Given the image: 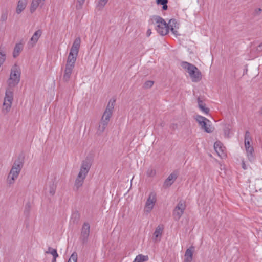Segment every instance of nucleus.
<instances>
[{
	"instance_id": "nucleus-10",
	"label": "nucleus",
	"mask_w": 262,
	"mask_h": 262,
	"mask_svg": "<svg viewBox=\"0 0 262 262\" xmlns=\"http://www.w3.org/2000/svg\"><path fill=\"white\" fill-rule=\"evenodd\" d=\"M155 202V195L151 193L149 194V197L146 202L145 207L144 209L145 211L148 212H150L153 208Z\"/></svg>"
},
{
	"instance_id": "nucleus-8",
	"label": "nucleus",
	"mask_w": 262,
	"mask_h": 262,
	"mask_svg": "<svg viewBox=\"0 0 262 262\" xmlns=\"http://www.w3.org/2000/svg\"><path fill=\"white\" fill-rule=\"evenodd\" d=\"M91 166V162L89 159H86L82 162L80 171L78 175L79 177L81 176L85 178L88 173L89 172Z\"/></svg>"
},
{
	"instance_id": "nucleus-32",
	"label": "nucleus",
	"mask_w": 262,
	"mask_h": 262,
	"mask_svg": "<svg viewBox=\"0 0 262 262\" xmlns=\"http://www.w3.org/2000/svg\"><path fill=\"white\" fill-rule=\"evenodd\" d=\"M56 189V185L54 184V182H52L50 184L49 186V192L51 195H54L55 193Z\"/></svg>"
},
{
	"instance_id": "nucleus-15",
	"label": "nucleus",
	"mask_w": 262,
	"mask_h": 262,
	"mask_svg": "<svg viewBox=\"0 0 262 262\" xmlns=\"http://www.w3.org/2000/svg\"><path fill=\"white\" fill-rule=\"evenodd\" d=\"M177 177V174L176 173L173 172L171 173L165 180L164 183V186L165 187L170 186L176 181Z\"/></svg>"
},
{
	"instance_id": "nucleus-47",
	"label": "nucleus",
	"mask_w": 262,
	"mask_h": 262,
	"mask_svg": "<svg viewBox=\"0 0 262 262\" xmlns=\"http://www.w3.org/2000/svg\"><path fill=\"white\" fill-rule=\"evenodd\" d=\"M39 5H41V6L44 4V2L45 0H36Z\"/></svg>"
},
{
	"instance_id": "nucleus-31",
	"label": "nucleus",
	"mask_w": 262,
	"mask_h": 262,
	"mask_svg": "<svg viewBox=\"0 0 262 262\" xmlns=\"http://www.w3.org/2000/svg\"><path fill=\"white\" fill-rule=\"evenodd\" d=\"M39 6V3L36 0H32L30 8V12L33 13Z\"/></svg>"
},
{
	"instance_id": "nucleus-43",
	"label": "nucleus",
	"mask_w": 262,
	"mask_h": 262,
	"mask_svg": "<svg viewBox=\"0 0 262 262\" xmlns=\"http://www.w3.org/2000/svg\"><path fill=\"white\" fill-rule=\"evenodd\" d=\"M30 205L29 203H27L25 206V209L24 210L25 213L28 214L30 211Z\"/></svg>"
},
{
	"instance_id": "nucleus-29",
	"label": "nucleus",
	"mask_w": 262,
	"mask_h": 262,
	"mask_svg": "<svg viewBox=\"0 0 262 262\" xmlns=\"http://www.w3.org/2000/svg\"><path fill=\"white\" fill-rule=\"evenodd\" d=\"M148 259L149 258L147 255L139 254L136 257L133 262H144L147 261Z\"/></svg>"
},
{
	"instance_id": "nucleus-23",
	"label": "nucleus",
	"mask_w": 262,
	"mask_h": 262,
	"mask_svg": "<svg viewBox=\"0 0 262 262\" xmlns=\"http://www.w3.org/2000/svg\"><path fill=\"white\" fill-rule=\"evenodd\" d=\"M197 102L198 104V106L199 108L203 112H204L205 114H208L209 112V109L207 107H205V104L204 103L203 100L201 99V98L199 97L197 98Z\"/></svg>"
},
{
	"instance_id": "nucleus-21",
	"label": "nucleus",
	"mask_w": 262,
	"mask_h": 262,
	"mask_svg": "<svg viewBox=\"0 0 262 262\" xmlns=\"http://www.w3.org/2000/svg\"><path fill=\"white\" fill-rule=\"evenodd\" d=\"M247 157L249 161L252 162L255 159L254 150L253 147L246 148Z\"/></svg>"
},
{
	"instance_id": "nucleus-39",
	"label": "nucleus",
	"mask_w": 262,
	"mask_h": 262,
	"mask_svg": "<svg viewBox=\"0 0 262 262\" xmlns=\"http://www.w3.org/2000/svg\"><path fill=\"white\" fill-rule=\"evenodd\" d=\"M8 17L7 11L3 12L1 16L0 20L2 22H5L7 20Z\"/></svg>"
},
{
	"instance_id": "nucleus-52",
	"label": "nucleus",
	"mask_w": 262,
	"mask_h": 262,
	"mask_svg": "<svg viewBox=\"0 0 262 262\" xmlns=\"http://www.w3.org/2000/svg\"><path fill=\"white\" fill-rule=\"evenodd\" d=\"M56 258H54L53 257V260H52V262H56Z\"/></svg>"
},
{
	"instance_id": "nucleus-19",
	"label": "nucleus",
	"mask_w": 262,
	"mask_h": 262,
	"mask_svg": "<svg viewBox=\"0 0 262 262\" xmlns=\"http://www.w3.org/2000/svg\"><path fill=\"white\" fill-rule=\"evenodd\" d=\"M73 68H74L73 67L66 66V68L63 76V80L64 82H68L70 80Z\"/></svg>"
},
{
	"instance_id": "nucleus-14",
	"label": "nucleus",
	"mask_w": 262,
	"mask_h": 262,
	"mask_svg": "<svg viewBox=\"0 0 262 262\" xmlns=\"http://www.w3.org/2000/svg\"><path fill=\"white\" fill-rule=\"evenodd\" d=\"M23 166L24 160L21 157H19L17 159L14 161L11 168L20 172Z\"/></svg>"
},
{
	"instance_id": "nucleus-37",
	"label": "nucleus",
	"mask_w": 262,
	"mask_h": 262,
	"mask_svg": "<svg viewBox=\"0 0 262 262\" xmlns=\"http://www.w3.org/2000/svg\"><path fill=\"white\" fill-rule=\"evenodd\" d=\"M230 129L231 128L229 124L225 125V127L224 128V132L225 136L227 137H229Z\"/></svg>"
},
{
	"instance_id": "nucleus-33",
	"label": "nucleus",
	"mask_w": 262,
	"mask_h": 262,
	"mask_svg": "<svg viewBox=\"0 0 262 262\" xmlns=\"http://www.w3.org/2000/svg\"><path fill=\"white\" fill-rule=\"evenodd\" d=\"M47 253H50L52 254L54 258H57L58 256V254L57 252V250L55 249H53L51 247L49 248V250L46 252Z\"/></svg>"
},
{
	"instance_id": "nucleus-51",
	"label": "nucleus",
	"mask_w": 262,
	"mask_h": 262,
	"mask_svg": "<svg viewBox=\"0 0 262 262\" xmlns=\"http://www.w3.org/2000/svg\"><path fill=\"white\" fill-rule=\"evenodd\" d=\"M259 113L262 115V107L260 109V110L259 111Z\"/></svg>"
},
{
	"instance_id": "nucleus-13",
	"label": "nucleus",
	"mask_w": 262,
	"mask_h": 262,
	"mask_svg": "<svg viewBox=\"0 0 262 262\" xmlns=\"http://www.w3.org/2000/svg\"><path fill=\"white\" fill-rule=\"evenodd\" d=\"M77 55L78 53H74V52H72L71 51H70L66 66L74 68Z\"/></svg>"
},
{
	"instance_id": "nucleus-3",
	"label": "nucleus",
	"mask_w": 262,
	"mask_h": 262,
	"mask_svg": "<svg viewBox=\"0 0 262 262\" xmlns=\"http://www.w3.org/2000/svg\"><path fill=\"white\" fill-rule=\"evenodd\" d=\"M154 20L157 24L156 30L162 36L165 35L169 32V26L165 20L159 16H154Z\"/></svg>"
},
{
	"instance_id": "nucleus-27",
	"label": "nucleus",
	"mask_w": 262,
	"mask_h": 262,
	"mask_svg": "<svg viewBox=\"0 0 262 262\" xmlns=\"http://www.w3.org/2000/svg\"><path fill=\"white\" fill-rule=\"evenodd\" d=\"M84 179L85 178L82 176L79 177V176L78 175L75 182L74 188H75L76 190H78L82 185Z\"/></svg>"
},
{
	"instance_id": "nucleus-35",
	"label": "nucleus",
	"mask_w": 262,
	"mask_h": 262,
	"mask_svg": "<svg viewBox=\"0 0 262 262\" xmlns=\"http://www.w3.org/2000/svg\"><path fill=\"white\" fill-rule=\"evenodd\" d=\"M106 127H105V126L102 125L99 123V126L98 127L97 130V133H96L98 135H101L104 132V131L106 129Z\"/></svg>"
},
{
	"instance_id": "nucleus-7",
	"label": "nucleus",
	"mask_w": 262,
	"mask_h": 262,
	"mask_svg": "<svg viewBox=\"0 0 262 262\" xmlns=\"http://www.w3.org/2000/svg\"><path fill=\"white\" fill-rule=\"evenodd\" d=\"M115 101V99H111L110 100L107 107L102 116V119H104V120H107L110 121V118L112 115L114 108Z\"/></svg>"
},
{
	"instance_id": "nucleus-45",
	"label": "nucleus",
	"mask_w": 262,
	"mask_h": 262,
	"mask_svg": "<svg viewBox=\"0 0 262 262\" xmlns=\"http://www.w3.org/2000/svg\"><path fill=\"white\" fill-rule=\"evenodd\" d=\"M256 51L259 52H262V43L257 47Z\"/></svg>"
},
{
	"instance_id": "nucleus-6",
	"label": "nucleus",
	"mask_w": 262,
	"mask_h": 262,
	"mask_svg": "<svg viewBox=\"0 0 262 262\" xmlns=\"http://www.w3.org/2000/svg\"><path fill=\"white\" fill-rule=\"evenodd\" d=\"M196 120L201 126L202 129H204L207 133H212L214 128L210 125H207V122H210V121L200 115H198L196 117Z\"/></svg>"
},
{
	"instance_id": "nucleus-46",
	"label": "nucleus",
	"mask_w": 262,
	"mask_h": 262,
	"mask_svg": "<svg viewBox=\"0 0 262 262\" xmlns=\"http://www.w3.org/2000/svg\"><path fill=\"white\" fill-rule=\"evenodd\" d=\"M242 168L244 169V170H246L247 169V167L246 166V165L245 164V162L244 160L242 161Z\"/></svg>"
},
{
	"instance_id": "nucleus-2",
	"label": "nucleus",
	"mask_w": 262,
	"mask_h": 262,
	"mask_svg": "<svg viewBox=\"0 0 262 262\" xmlns=\"http://www.w3.org/2000/svg\"><path fill=\"white\" fill-rule=\"evenodd\" d=\"M20 79V69L16 64H15L11 70L10 77L7 80L8 86L14 88L18 84Z\"/></svg>"
},
{
	"instance_id": "nucleus-34",
	"label": "nucleus",
	"mask_w": 262,
	"mask_h": 262,
	"mask_svg": "<svg viewBox=\"0 0 262 262\" xmlns=\"http://www.w3.org/2000/svg\"><path fill=\"white\" fill-rule=\"evenodd\" d=\"M68 262H77V254L76 252L72 254Z\"/></svg>"
},
{
	"instance_id": "nucleus-48",
	"label": "nucleus",
	"mask_w": 262,
	"mask_h": 262,
	"mask_svg": "<svg viewBox=\"0 0 262 262\" xmlns=\"http://www.w3.org/2000/svg\"><path fill=\"white\" fill-rule=\"evenodd\" d=\"M261 10H261V9H260V8H258V9H256L255 10V13H256L257 14H258H258H259L260 13V12H261Z\"/></svg>"
},
{
	"instance_id": "nucleus-5",
	"label": "nucleus",
	"mask_w": 262,
	"mask_h": 262,
	"mask_svg": "<svg viewBox=\"0 0 262 262\" xmlns=\"http://www.w3.org/2000/svg\"><path fill=\"white\" fill-rule=\"evenodd\" d=\"M186 208V205L184 201H180L173 212V215L176 221H178L181 217Z\"/></svg>"
},
{
	"instance_id": "nucleus-50",
	"label": "nucleus",
	"mask_w": 262,
	"mask_h": 262,
	"mask_svg": "<svg viewBox=\"0 0 262 262\" xmlns=\"http://www.w3.org/2000/svg\"><path fill=\"white\" fill-rule=\"evenodd\" d=\"M147 36H149L150 34H151V29H149L147 31Z\"/></svg>"
},
{
	"instance_id": "nucleus-12",
	"label": "nucleus",
	"mask_w": 262,
	"mask_h": 262,
	"mask_svg": "<svg viewBox=\"0 0 262 262\" xmlns=\"http://www.w3.org/2000/svg\"><path fill=\"white\" fill-rule=\"evenodd\" d=\"M42 34V31L40 29L37 30L32 35L30 41L28 42L29 47H33L37 42Z\"/></svg>"
},
{
	"instance_id": "nucleus-44",
	"label": "nucleus",
	"mask_w": 262,
	"mask_h": 262,
	"mask_svg": "<svg viewBox=\"0 0 262 262\" xmlns=\"http://www.w3.org/2000/svg\"><path fill=\"white\" fill-rule=\"evenodd\" d=\"M156 2L158 5H163L165 3H168V0H156Z\"/></svg>"
},
{
	"instance_id": "nucleus-17",
	"label": "nucleus",
	"mask_w": 262,
	"mask_h": 262,
	"mask_svg": "<svg viewBox=\"0 0 262 262\" xmlns=\"http://www.w3.org/2000/svg\"><path fill=\"white\" fill-rule=\"evenodd\" d=\"M80 43H81V38L80 37H77L74 40L70 51H71L72 52H74V53H78L79 50L80 46Z\"/></svg>"
},
{
	"instance_id": "nucleus-40",
	"label": "nucleus",
	"mask_w": 262,
	"mask_h": 262,
	"mask_svg": "<svg viewBox=\"0 0 262 262\" xmlns=\"http://www.w3.org/2000/svg\"><path fill=\"white\" fill-rule=\"evenodd\" d=\"M153 84H154L153 81H151V80L147 81L145 82V83L144 84V87L145 89H148V88L152 87Z\"/></svg>"
},
{
	"instance_id": "nucleus-42",
	"label": "nucleus",
	"mask_w": 262,
	"mask_h": 262,
	"mask_svg": "<svg viewBox=\"0 0 262 262\" xmlns=\"http://www.w3.org/2000/svg\"><path fill=\"white\" fill-rule=\"evenodd\" d=\"M109 121L107 120H104V119H101V121L100 122V124H101L102 125L105 126V127H107Z\"/></svg>"
},
{
	"instance_id": "nucleus-1",
	"label": "nucleus",
	"mask_w": 262,
	"mask_h": 262,
	"mask_svg": "<svg viewBox=\"0 0 262 262\" xmlns=\"http://www.w3.org/2000/svg\"><path fill=\"white\" fill-rule=\"evenodd\" d=\"M181 67L187 70L193 82H199L202 79L201 73L198 68L193 64L186 61L181 63Z\"/></svg>"
},
{
	"instance_id": "nucleus-38",
	"label": "nucleus",
	"mask_w": 262,
	"mask_h": 262,
	"mask_svg": "<svg viewBox=\"0 0 262 262\" xmlns=\"http://www.w3.org/2000/svg\"><path fill=\"white\" fill-rule=\"evenodd\" d=\"M108 0H100L98 2V4L97 5V7L99 8L100 9L103 8V7L106 5Z\"/></svg>"
},
{
	"instance_id": "nucleus-18",
	"label": "nucleus",
	"mask_w": 262,
	"mask_h": 262,
	"mask_svg": "<svg viewBox=\"0 0 262 262\" xmlns=\"http://www.w3.org/2000/svg\"><path fill=\"white\" fill-rule=\"evenodd\" d=\"M214 148L218 155L220 157H222L224 156V147L222 146V144L220 141H216L215 142L214 145Z\"/></svg>"
},
{
	"instance_id": "nucleus-16",
	"label": "nucleus",
	"mask_w": 262,
	"mask_h": 262,
	"mask_svg": "<svg viewBox=\"0 0 262 262\" xmlns=\"http://www.w3.org/2000/svg\"><path fill=\"white\" fill-rule=\"evenodd\" d=\"M167 24L168 25L169 30L170 29L174 34L176 35L177 34L176 29L179 28V24L176 19L173 18L171 19Z\"/></svg>"
},
{
	"instance_id": "nucleus-41",
	"label": "nucleus",
	"mask_w": 262,
	"mask_h": 262,
	"mask_svg": "<svg viewBox=\"0 0 262 262\" xmlns=\"http://www.w3.org/2000/svg\"><path fill=\"white\" fill-rule=\"evenodd\" d=\"M85 0H77V4L76 6L77 9H80L84 2Z\"/></svg>"
},
{
	"instance_id": "nucleus-36",
	"label": "nucleus",
	"mask_w": 262,
	"mask_h": 262,
	"mask_svg": "<svg viewBox=\"0 0 262 262\" xmlns=\"http://www.w3.org/2000/svg\"><path fill=\"white\" fill-rule=\"evenodd\" d=\"M156 173V170L152 168H149L146 172L147 176L149 177H154Z\"/></svg>"
},
{
	"instance_id": "nucleus-24",
	"label": "nucleus",
	"mask_w": 262,
	"mask_h": 262,
	"mask_svg": "<svg viewBox=\"0 0 262 262\" xmlns=\"http://www.w3.org/2000/svg\"><path fill=\"white\" fill-rule=\"evenodd\" d=\"M194 247H190V248L187 249L185 254V261L186 262H191L193 255V248Z\"/></svg>"
},
{
	"instance_id": "nucleus-4",
	"label": "nucleus",
	"mask_w": 262,
	"mask_h": 262,
	"mask_svg": "<svg viewBox=\"0 0 262 262\" xmlns=\"http://www.w3.org/2000/svg\"><path fill=\"white\" fill-rule=\"evenodd\" d=\"M14 88L7 86L6 90L5 96L3 103V110H5L6 113L9 112L11 107L12 101L13 100Z\"/></svg>"
},
{
	"instance_id": "nucleus-49",
	"label": "nucleus",
	"mask_w": 262,
	"mask_h": 262,
	"mask_svg": "<svg viewBox=\"0 0 262 262\" xmlns=\"http://www.w3.org/2000/svg\"><path fill=\"white\" fill-rule=\"evenodd\" d=\"M167 3H165V4H163V5L162 6L163 10H166L167 9L168 7H167Z\"/></svg>"
},
{
	"instance_id": "nucleus-26",
	"label": "nucleus",
	"mask_w": 262,
	"mask_h": 262,
	"mask_svg": "<svg viewBox=\"0 0 262 262\" xmlns=\"http://www.w3.org/2000/svg\"><path fill=\"white\" fill-rule=\"evenodd\" d=\"M252 139L250 136V132L247 130L245 132L244 141H245V149L247 148V147L250 148L252 146L250 145V142L251 141Z\"/></svg>"
},
{
	"instance_id": "nucleus-28",
	"label": "nucleus",
	"mask_w": 262,
	"mask_h": 262,
	"mask_svg": "<svg viewBox=\"0 0 262 262\" xmlns=\"http://www.w3.org/2000/svg\"><path fill=\"white\" fill-rule=\"evenodd\" d=\"M163 232V228L158 226L154 233V238L155 240H158V238L160 237Z\"/></svg>"
},
{
	"instance_id": "nucleus-11",
	"label": "nucleus",
	"mask_w": 262,
	"mask_h": 262,
	"mask_svg": "<svg viewBox=\"0 0 262 262\" xmlns=\"http://www.w3.org/2000/svg\"><path fill=\"white\" fill-rule=\"evenodd\" d=\"M20 171L11 169L7 179V182L9 185L14 184L15 180L18 177Z\"/></svg>"
},
{
	"instance_id": "nucleus-22",
	"label": "nucleus",
	"mask_w": 262,
	"mask_h": 262,
	"mask_svg": "<svg viewBox=\"0 0 262 262\" xmlns=\"http://www.w3.org/2000/svg\"><path fill=\"white\" fill-rule=\"evenodd\" d=\"M23 49V45L21 43H16L13 52V57L14 58H16L18 57Z\"/></svg>"
},
{
	"instance_id": "nucleus-25",
	"label": "nucleus",
	"mask_w": 262,
	"mask_h": 262,
	"mask_svg": "<svg viewBox=\"0 0 262 262\" xmlns=\"http://www.w3.org/2000/svg\"><path fill=\"white\" fill-rule=\"evenodd\" d=\"M80 213L77 211H75L72 214L70 221L74 224H77L80 220Z\"/></svg>"
},
{
	"instance_id": "nucleus-9",
	"label": "nucleus",
	"mask_w": 262,
	"mask_h": 262,
	"mask_svg": "<svg viewBox=\"0 0 262 262\" xmlns=\"http://www.w3.org/2000/svg\"><path fill=\"white\" fill-rule=\"evenodd\" d=\"M90 226L89 223H84L82 226L81 232L80 239L83 244L86 243L89 234Z\"/></svg>"
},
{
	"instance_id": "nucleus-20",
	"label": "nucleus",
	"mask_w": 262,
	"mask_h": 262,
	"mask_svg": "<svg viewBox=\"0 0 262 262\" xmlns=\"http://www.w3.org/2000/svg\"><path fill=\"white\" fill-rule=\"evenodd\" d=\"M28 0H19L17 3L16 13L20 14L26 8Z\"/></svg>"
},
{
	"instance_id": "nucleus-30",
	"label": "nucleus",
	"mask_w": 262,
	"mask_h": 262,
	"mask_svg": "<svg viewBox=\"0 0 262 262\" xmlns=\"http://www.w3.org/2000/svg\"><path fill=\"white\" fill-rule=\"evenodd\" d=\"M6 55L4 51V48L0 47V67L2 66L6 60Z\"/></svg>"
}]
</instances>
